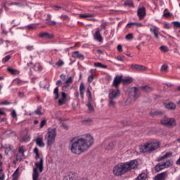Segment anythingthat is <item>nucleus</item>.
<instances>
[{
    "label": "nucleus",
    "instance_id": "1",
    "mask_svg": "<svg viewBox=\"0 0 180 180\" xmlns=\"http://www.w3.org/2000/svg\"><path fill=\"white\" fill-rule=\"evenodd\" d=\"M94 144V138L91 134H86L82 138H72L69 143V148L72 154L80 155L89 150Z\"/></svg>",
    "mask_w": 180,
    "mask_h": 180
},
{
    "label": "nucleus",
    "instance_id": "2",
    "mask_svg": "<svg viewBox=\"0 0 180 180\" xmlns=\"http://www.w3.org/2000/svg\"><path fill=\"white\" fill-rule=\"evenodd\" d=\"M139 162L136 160H131L128 162L118 163L114 166L112 174L115 176H122L125 174L138 169Z\"/></svg>",
    "mask_w": 180,
    "mask_h": 180
},
{
    "label": "nucleus",
    "instance_id": "3",
    "mask_svg": "<svg viewBox=\"0 0 180 180\" xmlns=\"http://www.w3.org/2000/svg\"><path fill=\"white\" fill-rule=\"evenodd\" d=\"M34 154H35V160H39V162H35V168L33 169L32 172V180H39V173H42L44 171V158L40 156L39 150L38 148H34ZM39 169V173L38 172Z\"/></svg>",
    "mask_w": 180,
    "mask_h": 180
},
{
    "label": "nucleus",
    "instance_id": "4",
    "mask_svg": "<svg viewBox=\"0 0 180 180\" xmlns=\"http://www.w3.org/2000/svg\"><path fill=\"white\" fill-rule=\"evenodd\" d=\"M158 148H160V142H150L141 146L140 152L143 153H151Z\"/></svg>",
    "mask_w": 180,
    "mask_h": 180
},
{
    "label": "nucleus",
    "instance_id": "5",
    "mask_svg": "<svg viewBox=\"0 0 180 180\" xmlns=\"http://www.w3.org/2000/svg\"><path fill=\"white\" fill-rule=\"evenodd\" d=\"M53 94L55 96V99L58 100V104L59 105H65L66 104L68 100V94L65 93V92H61L60 93V96L59 95V88L56 87L53 90Z\"/></svg>",
    "mask_w": 180,
    "mask_h": 180
},
{
    "label": "nucleus",
    "instance_id": "6",
    "mask_svg": "<svg viewBox=\"0 0 180 180\" xmlns=\"http://www.w3.org/2000/svg\"><path fill=\"white\" fill-rule=\"evenodd\" d=\"M56 136V129L53 128L48 129V133L46 134V136H45L48 146H51V144H53V143H55Z\"/></svg>",
    "mask_w": 180,
    "mask_h": 180
},
{
    "label": "nucleus",
    "instance_id": "7",
    "mask_svg": "<svg viewBox=\"0 0 180 180\" xmlns=\"http://www.w3.org/2000/svg\"><path fill=\"white\" fill-rule=\"evenodd\" d=\"M127 92L129 97V98H128V101H129L130 99L131 101H136L140 96L139 89L137 87L129 88L128 89Z\"/></svg>",
    "mask_w": 180,
    "mask_h": 180
},
{
    "label": "nucleus",
    "instance_id": "8",
    "mask_svg": "<svg viewBox=\"0 0 180 180\" xmlns=\"http://www.w3.org/2000/svg\"><path fill=\"white\" fill-rule=\"evenodd\" d=\"M160 123L166 127H175L176 126V120L172 117H165L160 120Z\"/></svg>",
    "mask_w": 180,
    "mask_h": 180
},
{
    "label": "nucleus",
    "instance_id": "9",
    "mask_svg": "<svg viewBox=\"0 0 180 180\" xmlns=\"http://www.w3.org/2000/svg\"><path fill=\"white\" fill-rule=\"evenodd\" d=\"M109 98L111 99L117 98L120 96V91L117 88V89H112L109 91Z\"/></svg>",
    "mask_w": 180,
    "mask_h": 180
},
{
    "label": "nucleus",
    "instance_id": "10",
    "mask_svg": "<svg viewBox=\"0 0 180 180\" xmlns=\"http://www.w3.org/2000/svg\"><path fill=\"white\" fill-rule=\"evenodd\" d=\"M137 15L140 20H143L146 16V7H140L137 11Z\"/></svg>",
    "mask_w": 180,
    "mask_h": 180
},
{
    "label": "nucleus",
    "instance_id": "11",
    "mask_svg": "<svg viewBox=\"0 0 180 180\" xmlns=\"http://www.w3.org/2000/svg\"><path fill=\"white\" fill-rule=\"evenodd\" d=\"M150 32L154 35V37L156 39H160V36H161V33L160 32V28L155 26H153L150 28Z\"/></svg>",
    "mask_w": 180,
    "mask_h": 180
},
{
    "label": "nucleus",
    "instance_id": "12",
    "mask_svg": "<svg viewBox=\"0 0 180 180\" xmlns=\"http://www.w3.org/2000/svg\"><path fill=\"white\" fill-rule=\"evenodd\" d=\"M168 175L169 173L167 171L161 172L155 176L154 180H167V179H168Z\"/></svg>",
    "mask_w": 180,
    "mask_h": 180
},
{
    "label": "nucleus",
    "instance_id": "13",
    "mask_svg": "<svg viewBox=\"0 0 180 180\" xmlns=\"http://www.w3.org/2000/svg\"><path fill=\"white\" fill-rule=\"evenodd\" d=\"M38 37H39V38L46 39H53L54 38V35L53 34H49L48 32H39Z\"/></svg>",
    "mask_w": 180,
    "mask_h": 180
},
{
    "label": "nucleus",
    "instance_id": "14",
    "mask_svg": "<svg viewBox=\"0 0 180 180\" xmlns=\"http://www.w3.org/2000/svg\"><path fill=\"white\" fill-rule=\"evenodd\" d=\"M26 152V149H25V146H22L20 147H19L18 149V153L20 154L21 155H20L18 157V155H17V159L18 160H22L23 158H25V153Z\"/></svg>",
    "mask_w": 180,
    "mask_h": 180
},
{
    "label": "nucleus",
    "instance_id": "15",
    "mask_svg": "<svg viewBox=\"0 0 180 180\" xmlns=\"http://www.w3.org/2000/svg\"><path fill=\"white\" fill-rule=\"evenodd\" d=\"M122 76H116L115 78H114V80H113V86L116 88V89H118L120 84H121V82H122Z\"/></svg>",
    "mask_w": 180,
    "mask_h": 180
},
{
    "label": "nucleus",
    "instance_id": "16",
    "mask_svg": "<svg viewBox=\"0 0 180 180\" xmlns=\"http://www.w3.org/2000/svg\"><path fill=\"white\" fill-rule=\"evenodd\" d=\"M94 38L97 41L101 43L103 41V37L101 34V30L98 29L94 34Z\"/></svg>",
    "mask_w": 180,
    "mask_h": 180
},
{
    "label": "nucleus",
    "instance_id": "17",
    "mask_svg": "<svg viewBox=\"0 0 180 180\" xmlns=\"http://www.w3.org/2000/svg\"><path fill=\"white\" fill-rule=\"evenodd\" d=\"M72 58L75 59H79L83 60L85 59V56L83 54H81L79 51H75L72 53Z\"/></svg>",
    "mask_w": 180,
    "mask_h": 180
},
{
    "label": "nucleus",
    "instance_id": "18",
    "mask_svg": "<svg viewBox=\"0 0 180 180\" xmlns=\"http://www.w3.org/2000/svg\"><path fill=\"white\" fill-rule=\"evenodd\" d=\"M172 158V152H167L163 156L159 157L158 162H162L166 159Z\"/></svg>",
    "mask_w": 180,
    "mask_h": 180
},
{
    "label": "nucleus",
    "instance_id": "19",
    "mask_svg": "<svg viewBox=\"0 0 180 180\" xmlns=\"http://www.w3.org/2000/svg\"><path fill=\"white\" fill-rule=\"evenodd\" d=\"M131 68L136 71H145L146 70V68L145 66L134 64L131 65Z\"/></svg>",
    "mask_w": 180,
    "mask_h": 180
},
{
    "label": "nucleus",
    "instance_id": "20",
    "mask_svg": "<svg viewBox=\"0 0 180 180\" xmlns=\"http://www.w3.org/2000/svg\"><path fill=\"white\" fill-rule=\"evenodd\" d=\"M79 89V94L81 98H84L85 85L83 82L80 83Z\"/></svg>",
    "mask_w": 180,
    "mask_h": 180
},
{
    "label": "nucleus",
    "instance_id": "21",
    "mask_svg": "<svg viewBox=\"0 0 180 180\" xmlns=\"http://www.w3.org/2000/svg\"><path fill=\"white\" fill-rule=\"evenodd\" d=\"M165 169H168L174 165V161L172 160H167L166 162H162Z\"/></svg>",
    "mask_w": 180,
    "mask_h": 180
},
{
    "label": "nucleus",
    "instance_id": "22",
    "mask_svg": "<svg viewBox=\"0 0 180 180\" xmlns=\"http://www.w3.org/2000/svg\"><path fill=\"white\" fill-rule=\"evenodd\" d=\"M165 169V167H164V165L162 162L158 163L155 167V171L156 172H160L162 170Z\"/></svg>",
    "mask_w": 180,
    "mask_h": 180
},
{
    "label": "nucleus",
    "instance_id": "23",
    "mask_svg": "<svg viewBox=\"0 0 180 180\" xmlns=\"http://www.w3.org/2000/svg\"><path fill=\"white\" fill-rule=\"evenodd\" d=\"M35 143L38 145V147L39 148H44L45 143L43 141V138H37L35 139Z\"/></svg>",
    "mask_w": 180,
    "mask_h": 180
},
{
    "label": "nucleus",
    "instance_id": "24",
    "mask_svg": "<svg viewBox=\"0 0 180 180\" xmlns=\"http://www.w3.org/2000/svg\"><path fill=\"white\" fill-rule=\"evenodd\" d=\"M147 178H148V174H146V173H141L134 180H146Z\"/></svg>",
    "mask_w": 180,
    "mask_h": 180
},
{
    "label": "nucleus",
    "instance_id": "25",
    "mask_svg": "<svg viewBox=\"0 0 180 180\" xmlns=\"http://www.w3.org/2000/svg\"><path fill=\"white\" fill-rule=\"evenodd\" d=\"M13 82H14V84H15V85H17V86H21V85H23V84H25L27 83V82L22 81V80H21V79H19V78L15 79L13 80Z\"/></svg>",
    "mask_w": 180,
    "mask_h": 180
},
{
    "label": "nucleus",
    "instance_id": "26",
    "mask_svg": "<svg viewBox=\"0 0 180 180\" xmlns=\"http://www.w3.org/2000/svg\"><path fill=\"white\" fill-rule=\"evenodd\" d=\"M166 108L169 110H175L176 108V105L174 103H169L165 105Z\"/></svg>",
    "mask_w": 180,
    "mask_h": 180
},
{
    "label": "nucleus",
    "instance_id": "27",
    "mask_svg": "<svg viewBox=\"0 0 180 180\" xmlns=\"http://www.w3.org/2000/svg\"><path fill=\"white\" fill-rule=\"evenodd\" d=\"M124 6L134 8V4L132 0H126L124 3Z\"/></svg>",
    "mask_w": 180,
    "mask_h": 180
},
{
    "label": "nucleus",
    "instance_id": "28",
    "mask_svg": "<svg viewBox=\"0 0 180 180\" xmlns=\"http://www.w3.org/2000/svg\"><path fill=\"white\" fill-rule=\"evenodd\" d=\"M94 65L96 68H100L103 69H107L108 68V65H104L101 63H94Z\"/></svg>",
    "mask_w": 180,
    "mask_h": 180
},
{
    "label": "nucleus",
    "instance_id": "29",
    "mask_svg": "<svg viewBox=\"0 0 180 180\" xmlns=\"http://www.w3.org/2000/svg\"><path fill=\"white\" fill-rule=\"evenodd\" d=\"M95 14H79V18L82 19H85L87 18H94Z\"/></svg>",
    "mask_w": 180,
    "mask_h": 180
},
{
    "label": "nucleus",
    "instance_id": "30",
    "mask_svg": "<svg viewBox=\"0 0 180 180\" xmlns=\"http://www.w3.org/2000/svg\"><path fill=\"white\" fill-rule=\"evenodd\" d=\"M18 177H19V168H17V169L13 174V180H18Z\"/></svg>",
    "mask_w": 180,
    "mask_h": 180
},
{
    "label": "nucleus",
    "instance_id": "31",
    "mask_svg": "<svg viewBox=\"0 0 180 180\" xmlns=\"http://www.w3.org/2000/svg\"><path fill=\"white\" fill-rule=\"evenodd\" d=\"M141 89L145 91L146 92H150L153 90V88L149 86H141Z\"/></svg>",
    "mask_w": 180,
    "mask_h": 180
},
{
    "label": "nucleus",
    "instance_id": "32",
    "mask_svg": "<svg viewBox=\"0 0 180 180\" xmlns=\"http://www.w3.org/2000/svg\"><path fill=\"white\" fill-rule=\"evenodd\" d=\"M4 43H6V47H8L9 45L11 44V42L8 40L4 41L2 39H0V46H1L2 44H4Z\"/></svg>",
    "mask_w": 180,
    "mask_h": 180
},
{
    "label": "nucleus",
    "instance_id": "33",
    "mask_svg": "<svg viewBox=\"0 0 180 180\" xmlns=\"http://www.w3.org/2000/svg\"><path fill=\"white\" fill-rule=\"evenodd\" d=\"M83 123L86 126H91V124H93V121L91 119H86L83 120Z\"/></svg>",
    "mask_w": 180,
    "mask_h": 180
},
{
    "label": "nucleus",
    "instance_id": "34",
    "mask_svg": "<svg viewBox=\"0 0 180 180\" xmlns=\"http://www.w3.org/2000/svg\"><path fill=\"white\" fill-rule=\"evenodd\" d=\"M91 101H89L88 103H86V106L88 107V109L89 111L92 112L94 110V108L93 105L91 103Z\"/></svg>",
    "mask_w": 180,
    "mask_h": 180
},
{
    "label": "nucleus",
    "instance_id": "35",
    "mask_svg": "<svg viewBox=\"0 0 180 180\" xmlns=\"http://www.w3.org/2000/svg\"><path fill=\"white\" fill-rule=\"evenodd\" d=\"M74 82V77H69V78L67 80H65V84H71Z\"/></svg>",
    "mask_w": 180,
    "mask_h": 180
},
{
    "label": "nucleus",
    "instance_id": "36",
    "mask_svg": "<svg viewBox=\"0 0 180 180\" xmlns=\"http://www.w3.org/2000/svg\"><path fill=\"white\" fill-rule=\"evenodd\" d=\"M160 71L162 72H168V65H162L161 68H160Z\"/></svg>",
    "mask_w": 180,
    "mask_h": 180
},
{
    "label": "nucleus",
    "instance_id": "37",
    "mask_svg": "<svg viewBox=\"0 0 180 180\" xmlns=\"http://www.w3.org/2000/svg\"><path fill=\"white\" fill-rule=\"evenodd\" d=\"M8 71L9 72H11L12 75H18L20 73L19 71H18L17 70H14V69H12V68H8Z\"/></svg>",
    "mask_w": 180,
    "mask_h": 180
},
{
    "label": "nucleus",
    "instance_id": "38",
    "mask_svg": "<svg viewBox=\"0 0 180 180\" xmlns=\"http://www.w3.org/2000/svg\"><path fill=\"white\" fill-rule=\"evenodd\" d=\"M86 94L88 96V100L91 101L92 100V94L89 88L87 89Z\"/></svg>",
    "mask_w": 180,
    "mask_h": 180
},
{
    "label": "nucleus",
    "instance_id": "39",
    "mask_svg": "<svg viewBox=\"0 0 180 180\" xmlns=\"http://www.w3.org/2000/svg\"><path fill=\"white\" fill-rule=\"evenodd\" d=\"M45 24L49 25V26H55L56 25L57 22L55 21H52L51 20L48 21V22H45Z\"/></svg>",
    "mask_w": 180,
    "mask_h": 180
},
{
    "label": "nucleus",
    "instance_id": "40",
    "mask_svg": "<svg viewBox=\"0 0 180 180\" xmlns=\"http://www.w3.org/2000/svg\"><path fill=\"white\" fill-rule=\"evenodd\" d=\"M115 147L114 143L113 142H110L108 143V146H107V150H112Z\"/></svg>",
    "mask_w": 180,
    "mask_h": 180
},
{
    "label": "nucleus",
    "instance_id": "41",
    "mask_svg": "<svg viewBox=\"0 0 180 180\" xmlns=\"http://www.w3.org/2000/svg\"><path fill=\"white\" fill-rule=\"evenodd\" d=\"M125 39L127 41H131L132 39H134V35L133 34H128L126 37Z\"/></svg>",
    "mask_w": 180,
    "mask_h": 180
},
{
    "label": "nucleus",
    "instance_id": "42",
    "mask_svg": "<svg viewBox=\"0 0 180 180\" xmlns=\"http://www.w3.org/2000/svg\"><path fill=\"white\" fill-rule=\"evenodd\" d=\"M94 77H95L94 75H90L88 76L87 80H88V82H89V84H91V83L93 82V81H94V78H95Z\"/></svg>",
    "mask_w": 180,
    "mask_h": 180
},
{
    "label": "nucleus",
    "instance_id": "43",
    "mask_svg": "<svg viewBox=\"0 0 180 180\" xmlns=\"http://www.w3.org/2000/svg\"><path fill=\"white\" fill-rule=\"evenodd\" d=\"M13 149V147L11 146H9L8 147H6L5 148V153L6 155H8V153L11 151Z\"/></svg>",
    "mask_w": 180,
    "mask_h": 180
},
{
    "label": "nucleus",
    "instance_id": "44",
    "mask_svg": "<svg viewBox=\"0 0 180 180\" xmlns=\"http://www.w3.org/2000/svg\"><path fill=\"white\" fill-rule=\"evenodd\" d=\"M132 82H133V79L131 78L124 79L122 78V82H124V83L131 84V83H132Z\"/></svg>",
    "mask_w": 180,
    "mask_h": 180
},
{
    "label": "nucleus",
    "instance_id": "45",
    "mask_svg": "<svg viewBox=\"0 0 180 180\" xmlns=\"http://www.w3.org/2000/svg\"><path fill=\"white\" fill-rule=\"evenodd\" d=\"M150 114L153 117H154V116H155V115H162V112H158V111H153V112H150Z\"/></svg>",
    "mask_w": 180,
    "mask_h": 180
},
{
    "label": "nucleus",
    "instance_id": "46",
    "mask_svg": "<svg viewBox=\"0 0 180 180\" xmlns=\"http://www.w3.org/2000/svg\"><path fill=\"white\" fill-rule=\"evenodd\" d=\"M160 49L163 51V52H168L169 51V49H168L167 46H160Z\"/></svg>",
    "mask_w": 180,
    "mask_h": 180
},
{
    "label": "nucleus",
    "instance_id": "47",
    "mask_svg": "<svg viewBox=\"0 0 180 180\" xmlns=\"http://www.w3.org/2000/svg\"><path fill=\"white\" fill-rule=\"evenodd\" d=\"M46 123H47V121L46 120H42V121H41V124H40L41 129L44 127V126H46Z\"/></svg>",
    "mask_w": 180,
    "mask_h": 180
},
{
    "label": "nucleus",
    "instance_id": "48",
    "mask_svg": "<svg viewBox=\"0 0 180 180\" xmlns=\"http://www.w3.org/2000/svg\"><path fill=\"white\" fill-rule=\"evenodd\" d=\"M114 99L115 98H110L109 106H115V102Z\"/></svg>",
    "mask_w": 180,
    "mask_h": 180
},
{
    "label": "nucleus",
    "instance_id": "49",
    "mask_svg": "<svg viewBox=\"0 0 180 180\" xmlns=\"http://www.w3.org/2000/svg\"><path fill=\"white\" fill-rule=\"evenodd\" d=\"M25 49H27V51H32L34 49V46H25Z\"/></svg>",
    "mask_w": 180,
    "mask_h": 180
},
{
    "label": "nucleus",
    "instance_id": "50",
    "mask_svg": "<svg viewBox=\"0 0 180 180\" xmlns=\"http://www.w3.org/2000/svg\"><path fill=\"white\" fill-rule=\"evenodd\" d=\"M11 58V56H7L3 59V63H7L10 59Z\"/></svg>",
    "mask_w": 180,
    "mask_h": 180
},
{
    "label": "nucleus",
    "instance_id": "51",
    "mask_svg": "<svg viewBox=\"0 0 180 180\" xmlns=\"http://www.w3.org/2000/svg\"><path fill=\"white\" fill-rule=\"evenodd\" d=\"M58 67H62L64 65V62L62 61L61 60H58L56 64Z\"/></svg>",
    "mask_w": 180,
    "mask_h": 180
},
{
    "label": "nucleus",
    "instance_id": "52",
    "mask_svg": "<svg viewBox=\"0 0 180 180\" xmlns=\"http://www.w3.org/2000/svg\"><path fill=\"white\" fill-rule=\"evenodd\" d=\"M70 86V84H64V85L62 86L61 90H62V91H65V89H68Z\"/></svg>",
    "mask_w": 180,
    "mask_h": 180
},
{
    "label": "nucleus",
    "instance_id": "53",
    "mask_svg": "<svg viewBox=\"0 0 180 180\" xmlns=\"http://www.w3.org/2000/svg\"><path fill=\"white\" fill-rule=\"evenodd\" d=\"M163 27L166 30L171 29V25L169 23H165Z\"/></svg>",
    "mask_w": 180,
    "mask_h": 180
},
{
    "label": "nucleus",
    "instance_id": "54",
    "mask_svg": "<svg viewBox=\"0 0 180 180\" xmlns=\"http://www.w3.org/2000/svg\"><path fill=\"white\" fill-rule=\"evenodd\" d=\"M34 113L38 115H43V112L38 108L35 111H34Z\"/></svg>",
    "mask_w": 180,
    "mask_h": 180
},
{
    "label": "nucleus",
    "instance_id": "55",
    "mask_svg": "<svg viewBox=\"0 0 180 180\" xmlns=\"http://www.w3.org/2000/svg\"><path fill=\"white\" fill-rule=\"evenodd\" d=\"M60 78L61 79L62 81L65 82V80H66V75L65 74H61L60 75Z\"/></svg>",
    "mask_w": 180,
    "mask_h": 180
},
{
    "label": "nucleus",
    "instance_id": "56",
    "mask_svg": "<svg viewBox=\"0 0 180 180\" xmlns=\"http://www.w3.org/2000/svg\"><path fill=\"white\" fill-rule=\"evenodd\" d=\"M173 25L175 27L180 29V22H173Z\"/></svg>",
    "mask_w": 180,
    "mask_h": 180
},
{
    "label": "nucleus",
    "instance_id": "57",
    "mask_svg": "<svg viewBox=\"0 0 180 180\" xmlns=\"http://www.w3.org/2000/svg\"><path fill=\"white\" fill-rule=\"evenodd\" d=\"M5 179V174L2 171H0V180H4Z\"/></svg>",
    "mask_w": 180,
    "mask_h": 180
},
{
    "label": "nucleus",
    "instance_id": "58",
    "mask_svg": "<svg viewBox=\"0 0 180 180\" xmlns=\"http://www.w3.org/2000/svg\"><path fill=\"white\" fill-rule=\"evenodd\" d=\"M89 73H90V75L95 76V75H96V70L91 69V70L89 71Z\"/></svg>",
    "mask_w": 180,
    "mask_h": 180
},
{
    "label": "nucleus",
    "instance_id": "59",
    "mask_svg": "<svg viewBox=\"0 0 180 180\" xmlns=\"http://www.w3.org/2000/svg\"><path fill=\"white\" fill-rule=\"evenodd\" d=\"M27 29H28L29 30H34L35 27L34 25H30L27 26Z\"/></svg>",
    "mask_w": 180,
    "mask_h": 180
},
{
    "label": "nucleus",
    "instance_id": "60",
    "mask_svg": "<svg viewBox=\"0 0 180 180\" xmlns=\"http://www.w3.org/2000/svg\"><path fill=\"white\" fill-rule=\"evenodd\" d=\"M117 49L119 52H122L123 51V48H122V45H118L117 47Z\"/></svg>",
    "mask_w": 180,
    "mask_h": 180
},
{
    "label": "nucleus",
    "instance_id": "61",
    "mask_svg": "<svg viewBox=\"0 0 180 180\" xmlns=\"http://www.w3.org/2000/svg\"><path fill=\"white\" fill-rule=\"evenodd\" d=\"M51 18H52V17H51V14H48V15H46V19L45 20V21L49 22V21L51 20Z\"/></svg>",
    "mask_w": 180,
    "mask_h": 180
},
{
    "label": "nucleus",
    "instance_id": "62",
    "mask_svg": "<svg viewBox=\"0 0 180 180\" xmlns=\"http://www.w3.org/2000/svg\"><path fill=\"white\" fill-rule=\"evenodd\" d=\"M9 6H20V3H18V2H16V1H15V2H12V3H9V4H8Z\"/></svg>",
    "mask_w": 180,
    "mask_h": 180
},
{
    "label": "nucleus",
    "instance_id": "63",
    "mask_svg": "<svg viewBox=\"0 0 180 180\" xmlns=\"http://www.w3.org/2000/svg\"><path fill=\"white\" fill-rule=\"evenodd\" d=\"M11 115L13 118H15L17 117V112L15 111V110H13L11 112Z\"/></svg>",
    "mask_w": 180,
    "mask_h": 180
},
{
    "label": "nucleus",
    "instance_id": "64",
    "mask_svg": "<svg viewBox=\"0 0 180 180\" xmlns=\"http://www.w3.org/2000/svg\"><path fill=\"white\" fill-rule=\"evenodd\" d=\"M1 104L5 105H8L11 104V103L9 101H2Z\"/></svg>",
    "mask_w": 180,
    "mask_h": 180
}]
</instances>
